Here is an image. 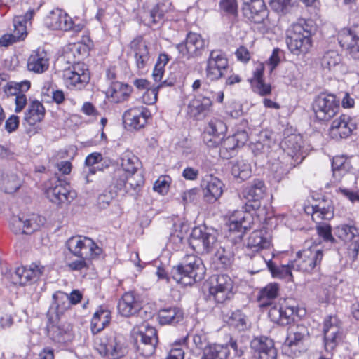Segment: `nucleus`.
<instances>
[{
    "mask_svg": "<svg viewBox=\"0 0 359 359\" xmlns=\"http://www.w3.org/2000/svg\"><path fill=\"white\" fill-rule=\"evenodd\" d=\"M316 27L311 20L299 19L287 30L286 43L292 53H307L312 46V35Z\"/></svg>",
    "mask_w": 359,
    "mask_h": 359,
    "instance_id": "1",
    "label": "nucleus"
},
{
    "mask_svg": "<svg viewBox=\"0 0 359 359\" xmlns=\"http://www.w3.org/2000/svg\"><path fill=\"white\" fill-rule=\"evenodd\" d=\"M205 273V268L201 259L194 255H187L183 262L171 271L172 278L185 286L201 281Z\"/></svg>",
    "mask_w": 359,
    "mask_h": 359,
    "instance_id": "2",
    "label": "nucleus"
},
{
    "mask_svg": "<svg viewBox=\"0 0 359 359\" xmlns=\"http://www.w3.org/2000/svg\"><path fill=\"white\" fill-rule=\"evenodd\" d=\"M95 348L100 355L108 359H121L128 353L124 337L110 332L95 339Z\"/></svg>",
    "mask_w": 359,
    "mask_h": 359,
    "instance_id": "3",
    "label": "nucleus"
},
{
    "mask_svg": "<svg viewBox=\"0 0 359 359\" xmlns=\"http://www.w3.org/2000/svg\"><path fill=\"white\" fill-rule=\"evenodd\" d=\"M217 237L215 229L206 226H196L192 230L189 243L196 252L209 254L220 245Z\"/></svg>",
    "mask_w": 359,
    "mask_h": 359,
    "instance_id": "4",
    "label": "nucleus"
},
{
    "mask_svg": "<svg viewBox=\"0 0 359 359\" xmlns=\"http://www.w3.org/2000/svg\"><path fill=\"white\" fill-rule=\"evenodd\" d=\"M323 257V251L317 245L299 250L296 258L291 262L294 271L311 273L318 271Z\"/></svg>",
    "mask_w": 359,
    "mask_h": 359,
    "instance_id": "5",
    "label": "nucleus"
},
{
    "mask_svg": "<svg viewBox=\"0 0 359 359\" xmlns=\"http://www.w3.org/2000/svg\"><path fill=\"white\" fill-rule=\"evenodd\" d=\"M45 194L50 201L61 208L69 205L76 196V193L69 189V184L57 176L46 182Z\"/></svg>",
    "mask_w": 359,
    "mask_h": 359,
    "instance_id": "6",
    "label": "nucleus"
},
{
    "mask_svg": "<svg viewBox=\"0 0 359 359\" xmlns=\"http://www.w3.org/2000/svg\"><path fill=\"white\" fill-rule=\"evenodd\" d=\"M66 245L69 251L77 257L95 259L102 253V249L86 236H72L67 240Z\"/></svg>",
    "mask_w": 359,
    "mask_h": 359,
    "instance_id": "7",
    "label": "nucleus"
},
{
    "mask_svg": "<svg viewBox=\"0 0 359 359\" xmlns=\"http://www.w3.org/2000/svg\"><path fill=\"white\" fill-rule=\"evenodd\" d=\"M339 103V100L334 95L320 93L312 104L315 117L320 121H330L338 113Z\"/></svg>",
    "mask_w": 359,
    "mask_h": 359,
    "instance_id": "8",
    "label": "nucleus"
},
{
    "mask_svg": "<svg viewBox=\"0 0 359 359\" xmlns=\"http://www.w3.org/2000/svg\"><path fill=\"white\" fill-rule=\"evenodd\" d=\"M233 282L224 274L213 276L210 280L209 293L217 303H224L233 296Z\"/></svg>",
    "mask_w": 359,
    "mask_h": 359,
    "instance_id": "9",
    "label": "nucleus"
},
{
    "mask_svg": "<svg viewBox=\"0 0 359 359\" xmlns=\"http://www.w3.org/2000/svg\"><path fill=\"white\" fill-rule=\"evenodd\" d=\"M46 219L37 214L13 216L11 219V230L15 234H32L44 224Z\"/></svg>",
    "mask_w": 359,
    "mask_h": 359,
    "instance_id": "10",
    "label": "nucleus"
},
{
    "mask_svg": "<svg viewBox=\"0 0 359 359\" xmlns=\"http://www.w3.org/2000/svg\"><path fill=\"white\" fill-rule=\"evenodd\" d=\"M63 77L67 88L80 90L88 83L90 74L84 63L78 62L65 69Z\"/></svg>",
    "mask_w": 359,
    "mask_h": 359,
    "instance_id": "11",
    "label": "nucleus"
},
{
    "mask_svg": "<svg viewBox=\"0 0 359 359\" xmlns=\"http://www.w3.org/2000/svg\"><path fill=\"white\" fill-rule=\"evenodd\" d=\"M230 348L235 355L242 356L244 353L243 347L236 339L231 338L226 344H210L205 348L201 359H227Z\"/></svg>",
    "mask_w": 359,
    "mask_h": 359,
    "instance_id": "12",
    "label": "nucleus"
},
{
    "mask_svg": "<svg viewBox=\"0 0 359 359\" xmlns=\"http://www.w3.org/2000/svg\"><path fill=\"white\" fill-rule=\"evenodd\" d=\"M45 267L40 262H33L28 267H18L11 274L14 285H26L36 283L43 273Z\"/></svg>",
    "mask_w": 359,
    "mask_h": 359,
    "instance_id": "13",
    "label": "nucleus"
},
{
    "mask_svg": "<svg viewBox=\"0 0 359 359\" xmlns=\"http://www.w3.org/2000/svg\"><path fill=\"white\" fill-rule=\"evenodd\" d=\"M205 46L206 41L201 34L190 32L184 42L176 45V48L183 57L189 59L200 56Z\"/></svg>",
    "mask_w": 359,
    "mask_h": 359,
    "instance_id": "14",
    "label": "nucleus"
},
{
    "mask_svg": "<svg viewBox=\"0 0 359 359\" xmlns=\"http://www.w3.org/2000/svg\"><path fill=\"white\" fill-rule=\"evenodd\" d=\"M341 322L336 316H330L324 321V347L328 353H332L339 344L341 335Z\"/></svg>",
    "mask_w": 359,
    "mask_h": 359,
    "instance_id": "15",
    "label": "nucleus"
},
{
    "mask_svg": "<svg viewBox=\"0 0 359 359\" xmlns=\"http://www.w3.org/2000/svg\"><path fill=\"white\" fill-rule=\"evenodd\" d=\"M303 145V138L299 134H290L281 141L280 147L290 158L291 165L295 166L305 158Z\"/></svg>",
    "mask_w": 359,
    "mask_h": 359,
    "instance_id": "16",
    "label": "nucleus"
},
{
    "mask_svg": "<svg viewBox=\"0 0 359 359\" xmlns=\"http://www.w3.org/2000/svg\"><path fill=\"white\" fill-rule=\"evenodd\" d=\"M140 165V161L132 151H126L121 156V168H117L113 174L112 184L123 186L126 174L133 173L137 171Z\"/></svg>",
    "mask_w": 359,
    "mask_h": 359,
    "instance_id": "17",
    "label": "nucleus"
},
{
    "mask_svg": "<svg viewBox=\"0 0 359 359\" xmlns=\"http://www.w3.org/2000/svg\"><path fill=\"white\" fill-rule=\"evenodd\" d=\"M228 65L226 56L222 50H212L207 60L206 77L211 81L219 79L223 76V71L228 67Z\"/></svg>",
    "mask_w": 359,
    "mask_h": 359,
    "instance_id": "18",
    "label": "nucleus"
},
{
    "mask_svg": "<svg viewBox=\"0 0 359 359\" xmlns=\"http://www.w3.org/2000/svg\"><path fill=\"white\" fill-rule=\"evenodd\" d=\"M340 46L355 60H359V25L344 29L339 34Z\"/></svg>",
    "mask_w": 359,
    "mask_h": 359,
    "instance_id": "19",
    "label": "nucleus"
},
{
    "mask_svg": "<svg viewBox=\"0 0 359 359\" xmlns=\"http://www.w3.org/2000/svg\"><path fill=\"white\" fill-rule=\"evenodd\" d=\"M243 15L250 22L263 23L269 15L264 0H241Z\"/></svg>",
    "mask_w": 359,
    "mask_h": 359,
    "instance_id": "20",
    "label": "nucleus"
},
{
    "mask_svg": "<svg viewBox=\"0 0 359 359\" xmlns=\"http://www.w3.org/2000/svg\"><path fill=\"white\" fill-rule=\"evenodd\" d=\"M356 129L353 119L346 114L334 119L330 127L329 135L332 139L339 140L348 137Z\"/></svg>",
    "mask_w": 359,
    "mask_h": 359,
    "instance_id": "21",
    "label": "nucleus"
},
{
    "mask_svg": "<svg viewBox=\"0 0 359 359\" xmlns=\"http://www.w3.org/2000/svg\"><path fill=\"white\" fill-rule=\"evenodd\" d=\"M46 23L53 29L72 30L77 32L81 29L79 25H74L71 17L60 8H55L49 13L46 18Z\"/></svg>",
    "mask_w": 359,
    "mask_h": 359,
    "instance_id": "22",
    "label": "nucleus"
},
{
    "mask_svg": "<svg viewBox=\"0 0 359 359\" xmlns=\"http://www.w3.org/2000/svg\"><path fill=\"white\" fill-rule=\"evenodd\" d=\"M149 117V110L144 106H139L126 110L123 115V121L130 128L140 130L146 126Z\"/></svg>",
    "mask_w": 359,
    "mask_h": 359,
    "instance_id": "23",
    "label": "nucleus"
},
{
    "mask_svg": "<svg viewBox=\"0 0 359 359\" xmlns=\"http://www.w3.org/2000/svg\"><path fill=\"white\" fill-rule=\"evenodd\" d=\"M251 216L243 210H236L229 217L227 223L229 230L238 233V238H241L245 232L250 228Z\"/></svg>",
    "mask_w": 359,
    "mask_h": 359,
    "instance_id": "24",
    "label": "nucleus"
},
{
    "mask_svg": "<svg viewBox=\"0 0 359 359\" xmlns=\"http://www.w3.org/2000/svg\"><path fill=\"white\" fill-rule=\"evenodd\" d=\"M212 102L208 95L197 94L194 95V97L189 102L187 106V113L191 117L199 118L201 116H205L212 107Z\"/></svg>",
    "mask_w": 359,
    "mask_h": 359,
    "instance_id": "25",
    "label": "nucleus"
},
{
    "mask_svg": "<svg viewBox=\"0 0 359 359\" xmlns=\"http://www.w3.org/2000/svg\"><path fill=\"white\" fill-rule=\"evenodd\" d=\"M271 245V236L266 229L262 228L252 231L248 238L247 250L258 252L262 250L268 249Z\"/></svg>",
    "mask_w": 359,
    "mask_h": 359,
    "instance_id": "26",
    "label": "nucleus"
},
{
    "mask_svg": "<svg viewBox=\"0 0 359 359\" xmlns=\"http://www.w3.org/2000/svg\"><path fill=\"white\" fill-rule=\"evenodd\" d=\"M250 347L257 359H276L277 352L271 339L266 337H256L251 341Z\"/></svg>",
    "mask_w": 359,
    "mask_h": 359,
    "instance_id": "27",
    "label": "nucleus"
},
{
    "mask_svg": "<svg viewBox=\"0 0 359 359\" xmlns=\"http://www.w3.org/2000/svg\"><path fill=\"white\" fill-rule=\"evenodd\" d=\"M47 333L50 339L55 343L65 344L72 339V327L66 323L50 322L47 325Z\"/></svg>",
    "mask_w": 359,
    "mask_h": 359,
    "instance_id": "28",
    "label": "nucleus"
},
{
    "mask_svg": "<svg viewBox=\"0 0 359 359\" xmlns=\"http://www.w3.org/2000/svg\"><path fill=\"white\" fill-rule=\"evenodd\" d=\"M130 48L134 54L135 62L139 70H144L150 63L148 47L142 37H137L130 43Z\"/></svg>",
    "mask_w": 359,
    "mask_h": 359,
    "instance_id": "29",
    "label": "nucleus"
},
{
    "mask_svg": "<svg viewBox=\"0 0 359 359\" xmlns=\"http://www.w3.org/2000/svg\"><path fill=\"white\" fill-rule=\"evenodd\" d=\"M117 309L118 313L124 317L136 314L141 309V303L133 292H125L118 300Z\"/></svg>",
    "mask_w": 359,
    "mask_h": 359,
    "instance_id": "30",
    "label": "nucleus"
},
{
    "mask_svg": "<svg viewBox=\"0 0 359 359\" xmlns=\"http://www.w3.org/2000/svg\"><path fill=\"white\" fill-rule=\"evenodd\" d=\"M294 313V307L275 304L269 308L268 316L274 323L287 325L293 320Z\"/></svg>",
    "mask_w": 359,
    "mask_h": 359,
    "instance_id": "31",
    "label": "nucleus"
},
{
    "mask_svg": "<svg viewBox=\"0 0 359 359\" xmlns=\"http://www.w3.org/2000/svg\"><path fill=\"white\" fill-rule=\"evenodd\" d=\"M48 67L49 57L47 52L41 48L32 51L27 60L28 70L36 74H41L46 72Z\"/></svg>",
    "mask_w": 359,
    "mask_h": 359,
    "instance_id": "32",
    "label": "nucleus"
},
{
    "mask_svg": "<svg viewBox=\"0 0 359 359\" xmlns=\"http://www.w3.org/2000/svg\"><path fill=\"white\" fill-rule=\"evenodd\" d=\"M222 187L223 183L217 177L210 175L204 180L202 187L205 200L209 203L216 201L222 194Z\"/></svg>",
    "mask_w": 359,
    "mask_h": 359,
    "instance_id": "33",
    "label": "nucleus"
},
{
    "mask_svg": "<svg viewBox=\"0 0 359 359\" xmlns=\"http://www.w3.org/2000/svg\"><path fill=\"white\" fill-rule=\"evenodd\" d=\"M137 341H140L141 344L147 346V355L154 353L155 346L158 343V337L156 330L148 325H144L138 331L136 336Z\"/></svg>",
    "mask_w": 359,
    "mask_h": 359,
    "instance_id": "34",
    "label": "nucleus"
},
{
    "mask_svg": "<svg viewBox=\"0 0 359 359\" xmlns=\"http://www.w3.org/2000/svg\"><path fill=\"white\" fill-rule=\"evenodd\" d=\"M255 261L261 264V267L266 266L272 276L276 278L292 279L291 263L287 265L276 266L271 259L266 260L263 256H257Z\"/></svg>",
    "mask_w": 359,
    "mask_h": 359,
    "instance_id": "35",
    "label": "nucleus"
},
{
    "mask_svg": "<svg viewBox=\"0 0 359 359\" xmlns=\"http://www.w3.org/2000/svg\"><path fill=\"white\" fill-rule=\"evenodd\" d=\"M309 337L307 328L304 325H297L288 334L285 345L291 348L294 352H300L304 342L309 339Z\"/></svg>",
    "mask_w": 359,
    "mask_h": 359,
    "instance_id": "36",
    "label": "nucleus"
},
{
    "mask_svg": "<svg viewBox=\"0 0 359 359\" xmlns=\"http://www.w3.org/2000/svg\"><path fill=\"white\" fill-rule=\"evenodd\" d=\"M22 181L17 174L9 170H0V189L13 194L21 187Z\"/></svg>",
    "mask_w": 359,
    "mask_h": 359,
    "instance_id": "37",
    "label": "nucleus"
},
{
    "mask_svg": "<svg viewBox=\"0 0 359 359\" xmlns=\"http://www.w3.org/2000/svg\"><path fill=\"white\" fill-rule=\"evenodd\" d=\"M311 217L316 223L330 220L334 217V208L331 201L323 200L311 205Z\"/></svg>",
    "mask_w": 359,
    "mask_h": 359,
    "instance_id": "38",
    "label": "nucleus"
},
{
    "mask_svg": "<svg viewBox=\"0 0 359 359\" xmlns=\"http://www.w3.org/2000/svg\"><path fill=\"white\" fill-rule=\"evenodd\" d=\"M132 91V86L119 81H112L107 90V95L112 102L121 103L130 97Z\"/></svg>",
    "mask_w": 359,
    "mask_h": 359,
    "instance_id": "39",
    "label": "nucleus"
},
{
    "mask_svg": "<svg viewBox=\"0 0 359 359\" xmlns=\"http://www.w3.org/2000/svg\"><path fill=\"white\" fill-rule=\"evenodd\" d=\"M264 67L260 65L253 72L252 77L250 79V84L253 92L261 95L266 96L271 93V86L264 81Z\"/></svg>",
    "mask_w": 359,
    "mask_h": 359,
    "instance_id": "40",
    "label": "nucleus"
},
{
    "mask_svg": "<svg viewBox=\"0 0 359 359\" xmlns=\"http://www.w3.org/2000/svg\"><path fill=\"white\" fill-rule=\"evenodd\" d=\"M158 322L162 325H176L184 318L183 311L177 306L161 309L158 313Z\"/></svg>",
    "mask_w": 359,
    "mask_h": 359,
    "instance_id": "41",
    "label": "nucleus"
},
{
    "mask_svg": "<svg viewBox=\"0 0 359 359\" xmlns=\"http://www.w3.org/2000/svg\"><path fill=\"white\" fill-rule=\"evenodd\" d=\"M279 289V285L276 283H269L264 287H263L260 290L257 298L259 306L261 308H270L276 304L274 302V300L278 296Z\"/></svg>",
    "mask_w": 359,
    "mask_h": 359,
    "instance_id": "42",
    "label": "nucleus"
},
{
    "mask_svg": "<svg viewBox=\"0 0 359 359\" xmlns=\"http://www.w3.org/2000/svg\"><path fill=\"white\" fill-rule=\"evenodd\" d=\"M266 187L264 181L255 179L243 190V196L248 201H259L266 194Z\"/></svg>",
    "mask_w": 359,
    "mask_h": 359,
    "instance_id": "43",
    "label": "nucleus"
},
{
    "mask_svg": "<svg viewBox=\"0 0 359 359\" xmlns=\"http://www.w3.org/2000/svg\"><path fill=\"white\" fill-rule=\"evenodd\" d=\"M126 179H124V184L119 186L118 184H113L118 189H124L126 192L130 193L131 195L136 194L140 187L144 184L143 175L137 171L134 172L133 174H126Z\"/></svg>",
    "mask_w": 359,
    "mask_h": 359,
    "instance_id": "44",
    "label": "nucleus"
},
{
    "mask_svg": "<svg viewBox=\"0 0 359 359\" xmlns=\"http://www.w3.org/2000/svg\"><path fill=\"white\" fill-rule=\"evenodd\" d=\"M45 116V109L41 102L34 100L30 102L25 113L24 120L29 125L34 126L41 122Z\"/></svg>",
    "mask_w": 359,
    "mask_h": 359,
    "instance_id": "45",
    "label": "nucleus"
},
{
    "mask_svg": "<svg viewBox=\"0 0 359 359\" xmlns=\"http://www.w3.org/2000/svg\"><path fill=\"white\" fill-rule=\"evenodd\" d=\"M276 147V142L267 132H262L259 140L253 144L252 150L255 155L264 154L268 156L273 148Z\"/></svg>",
    "mask_w": 359,
    "mask_h": 359,
    "instance_id": "46",
    "label": "nucleus"
},
{
    "mask_svg": "<svg viewBox=\"0 0 359 359\" xmlns=\"http://www.w3.org/2000/svg\"><path fill=\"white\" fill-rule=\"evenodd\" d=\"M54 310L57 316L63 315L65 311L71 308L68 294L57 291L53 294V302L50 306Z\"/></svg>",
    "mask_w": 359,
    "mask_h": 359,
    "instance_id": "47",
    "label": "nucleus"
},
{
    "mask_svg": "<svg viewBox=\"0 0 359 359\" xmlns=\"http://www.w3.org/2000/svg\"><path fill=\"white\" fill-rule=\"evenodd\" d=\"M246 140L247 134L245 132L229 136L222 142L219 154L224 156V151H233L236 148L243 146Z\"/></svg>",
    "mask_w": 359,
    "mask_h": 359,
    "instance_id": "48",
    "label": "nucleus"
},
{
    "mask_svg": "<svg viewBox=\"0 0 359 359\" xmlns=\"http://www.w3.org/2000/svg\"><path fill=\"white\" fill-rule=\"evenodd\" d=\"M111 315L107 310L100 309L96 311L90 323L91 332L95 334L102 331L110 322Z\"/></svg>",
    "mask_w": 359,
    "mask_h": 359,
    "instance_id": "49",
    "label": "nucleus"
},
{
    "mask_svg": "<svg viewBox=\"0 0 359 359\" xmlns=\"http://www.w3.org/2000/svg\"><path fill=\"white\" fill-rule=\"evenodd\" d=\"M164 6L163 4H158L149 11H145L142 17L144 23L149 27L161 24L165 13Z\"/></svg>",
    "mask_w": 359,
    "mask_h": 359,
    "instance_id": "50",
    "label": "nucleus"
},
{
    "mask_svg": "<svg viewBox=\"0 0 359 359\" xmlns=\"http://www.w3.org/2000/svg\"><path fill=\"white\" fill-rule=\"evenodd\" d=\"M251 172V165L246 160L238 159L232 163L231 174L235 178L244 181L250 177Z\"/></svg>",
    "mask_w": 359,
    "mask_h": 359,
    "instance_id": "51",
    "label": "nucleus"
},
{
    "mask_svg": "<svg viewBox=\"0 0 359 359\" xmlns=\"http://www.w3.org/2000/svg\"><path fill=\"white\" fill-rule=\"evenodd\" d=\"M213 260L217 264V268L220 269H226L231 266L233 260L232 252L229 250H226L224 247L219 245L215 249Z\"/></svg>",
    "mask_w": 359,
    "mask_h": 359,
    "instance_id": "52",
    "label": "nucleus"
},
{
    "mask_svg": "<svg viewBox=\"0 0 359 359\" xmlns=\"http://www.w3.org/2000/svg\"><path fill=\"white\" fill-rule=\"evenodd\" d=\"M227 323L230 326L238 331H243L250 327V323L248 317L240 310L233 311L229 317Z\"/></svg>",
    "mask_w": 359,
    "mask_h": 359,
    "instance_id": "53",
    "label": "nucleus"
},
{
    "mask_svg": "<svg viewBox=\"0 0 359 359\" xmlns=\"http://www.w3.org/2000/svg\"><path fill=\"white\" fill-rule=\"evenodd\" d=\"M186 227L183 224H174L175 231L170 233L168 243L172 250H179L181 248L185 235L184 229Z\"/></svg>",
    "mask_w": 359,
    "mask_h": 359,
    "instance_id": "54",
    "label": "nucleus"
},
{
    "mask_svg": "<svg viewBox=\"0 0 359 359\" xmlns=\"http://www.w3.org/2000/svg\"><path fill=\"white\" fill-rule=\"evenodd\" d=\"M341 61V55L335 50H329L323 55L321 59V66L329 71L337 67Z\"/></svg>",
    "mask_w": 359,
    "mask_h": 359,
    "instance_id": "55",
    "label": "nucleus"
},
{
    "mask_svg": "<svg viewBox=\"0 0 359 359\" xmlns=\"http://www.w3.org/2000/svg\"><path fill=\"white\" fill-rule=\"evenodd\" d=\"M226 131V126L225 123L219 119L214 118L210 120L204 133L222 137L224 139Z\"/></svg>",
    "mask_w": 359,
    "mask_h": 359,
    "instance_id": "56",
    "label": "nucleus"
},
{
    "mask_svg": "<svg viewBox=\"0 0 359 359\" xmlns=\"http://www.w3.org/2000/svg\"><path fill=\"white\" fill-rule=\"evenodd\" d=\"M172 85V83H167V81H164L163 83L158 84L157 86L150 87L149 88L147 89L144 93L143 94L142 97V102L148 105L154 104L157 100L158 89L163 86Z\"/></svg>",
    "mask_w": 359,
    "mask_h": 359,
    "instance_id": "57",
    "label": "nucleus"
},
{
    "mask_svg": "<svg viewBox=\"0 0 359 359\" xmlns=\"http://www.w3.org/2000/svg\"><path fill=\"white\" fill-rule=\"evenodd\" d=\"M337 230L338 236L344 241H351L359 235V230L353 225L341 224Z\"/></svg>",
    "mask_w": 359,
    "mask_h": 359,
    "instance_id": "58",
    "label": "nucleus"
},
{
    "mask_svg": "<svg viewBox=\"0 0 359 359\" xmlns=\"http://www.w3.org/2000/svg\"><path fill=\"white\" fill-rule=\"evenodd\" d=\"M332 168L334 175H341L348 170L349 163L344 156H337L332 159Z\"/></svg>",
    "mask_w": 359,
    "mask_h": 359,
    "instance_id": "59",
    "label": "nucleus"
},
{
    "mask_svg": "<svg viewBox=\"0 0 359 359\" xmlns=\"http://www.w3.org/2000/svg\"><path fill=\"white\" fill-rule=\"evenodd\" d=\"M13 32L19 36L20 39H24L27 35L26 22L22 15L15 16L13 18Z\"/></svg>",
    "mask_w": 359,
    "mask_h": 359,
    "instance_id": "60",
    "label": "nucleus"
},
{
    "mask_svg": "<svg viewBox=\"0 0 359 359\" xmlns=\"http://www.w3.org/2000/svg\"><path fill=\"white\" fill-rule=\"evenodd\" d=\"M316 224V231L318 236L326 242H334V238L332 235V229L330 225L322 222Z\"/></svg>",
    "mask_w": 359,
    "mask_h": 359,
    "instance_id": "61",
    "label": "nucleus"
},
{
    "mask_svg": "<svg viewBox=\"0 0 359 359\" xmlns=\"http://www.w3.org/2000/svg\"><path fill=\"white\" fill-rule=\"evenodd\" d=\"M170 180L168 176L160 177L154 184V190L162 195L166 194L169 189Z\"/></svg>",
    "mask_w": 359,
    "mask_h": 359,
    "instance_id": "62",
    "label": "nucleus"
},
{
    "mask_svg": "<svg viewBox=\"0 0 359 359\" xmlns=\"http://www.w3.org/2000/svg\"><path fill=\"white\" fill-rule=\"evenodd\" d=\"M79 259L70 262L67 264V267L71 271H82L83 269H88L90 265V260L94 258H82L78 257Z\"/></svg>",
    "mask_w": 359,
    "mask_h": 359,
    "instance_id": "63",
    "label": "nucleus"
},
{
    "mask_svg": "<svg viewBox=\"0 0 359 359\" xmlns=\"http://www.w3.org/2000/svg\"><path fill=\"white\" fill-rule=\"evenodd\" d=\"M219 8L222 12L229 15H236L238 12L237 0H221Z\"/></svg>",
    "mask_w": 359,
    "mask_h": 359,
    "instance_id": "64",
    "label": "nucleus"
}]
</instances>
